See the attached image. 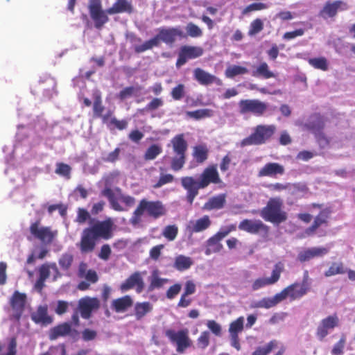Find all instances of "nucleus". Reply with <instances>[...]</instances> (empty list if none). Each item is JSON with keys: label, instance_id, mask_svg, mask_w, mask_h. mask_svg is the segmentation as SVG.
<instances>
[{"label": "nucleus", "instance_id": "aec40b11", "mask_svg": "<svg viewBox=\"0 0 355 355\" xmlns=\"http://www.w3.org/2000/svg\"><path fill=\"white\" fill-rule=\"evenodd\" d=\"M331 213V211L329 208L320 210L319 214L314 218L311 225L305 230L304 233L307 236H312L321 226L327 227Z\"/></svg>", "mask_w": 355, "mask_h": 355}, {"label": "nucleus", "instance_id": "9b49d317", "mask_svg": "<svg viewBox=\"0 0 355 355\" xmlns=\"http://www.w3.org/2000/svg\"><path fill=\"white\" fill-rule=\"evenodd\" d=\"M184 37V33L180 28H160L159 33L144 44H157L159 42L166 44L174 42L177 37Z\"/></svg>", "mask_w": 355, "mask_h": 355}, {"label": "nucleus", "instance_id": "338daca9", "mask_svg": "<svg viewBox=\"0 0 355 355\" xmlns=\"http://www.w3.org/2000/svg\"><path fill=\"white\" fill-rule=\"evenodd\" d=\"M174 177L171 174H164L159 177L158 181L153 185V188L157 189L162 187L163 185L171 183L173 181Z\"/></svg>", "mask_w": 355, "mask_h": 355}, {"label": "nucleus", "instance_id": "680f3d73", "mask_svg": "<svg viewBox=\"0 0 355 355\" xmlns=\"http://www.w3.org/2000/svg\"><path fill=\"white\" fill-rule=\"evenodd\" d=\"M185 94V87L183 84H178L171 90V95L175 101H180Z\"/></svg>", "mask_w": 355, "mask_h": 355}, {"label": "nucleus", "instance_id": "37998d69", "mask_svg": "<svg viewBox=\"0 0 355 355\" xmlns=\"http://www.w3.org/2000/svg\"><path fill=\"white\" fill-rule=\"evenodd\" d=\"M252 75L254 77L261 76L266 79L275 77L274 73L269 70L268 65L266 62L261 63L257 69L253 71Z\"/></svg>", "mask_w": 355, "mask_h": 355}, {"label": "nucleus", "instance_id": "e2e57ef3", "mask_svg": "<svg viewBox=\"0 0 355 355\" xmlns=\"http://www.w3.org/2000/svg\"><path fill=\"white\" fill-rule=\"evenodd\" d=\"M71 170V168L68 164L59 162L56 164L55 173L69 178Z\"/></svg>", "mask_w": 355, "mask_h": 355}, {"label": "nucleus", "instance_id": "6e6d98bb", "mask_svg": "<svg viewBox=\"0 0 355 355\" xmlns=\"http://www.w3.org/2000/svg\"><path fill=\"white\" fill-rule=\"evenodd\" d=\"M140 87H135L133 86L126 87L123 89L118 94V98L121 101H123L132 95H135L137 92H139Z\"/></svg>", "mask_w": 355, "mask_h": 355}, {"label": "nucleus", "instance_id": "ea45409f", "mask_svg": "<svg viewBox=\"0 0 355 355\" xmlns=\"http://www.w3.org/2000/svg\"><path fill=\"white\" fill-rule=\"evenodd\" d=\"M158 270H155L152 272L150 284L148 286V291H153L156 288H162L165 284L168 282L166 278H161L158 275Z\"/></svg>", "mask_w": 355, "mask_h": 355}, {"label": "nucleus", "instance_id": "e433bc0d", "mask_svg": "<svg viewBox=\"0 0 355 355\" xmlns=\"http://www.w3.org/2000/svg\"><path fill=\"white\" fill-rule=\"evenodd\" d=\"M222 249L223 245L220 243V240L214 235L207 241L205 253L206 255H210L219 252Z\"/></svg>", "mask_w": 355, "mask_h": 355}, {"label": "nucleus", "instance_id": "774afa93", "mask_svg": "<svg viewBox=\"0 0 355 355\" xmlns=\"http://www.w3.org/2000/svg\"><path fill=\"white\" fill-rule=\"evenodd\" d=\"M187 32L189 35L193 37H198L202 35L200 28L193 23H189L186 27Z\"/></svg>", "mask_w": 355, "mask_h": 355}, {"label": "nucleus", "instance_id": "ddd939ff", "mask_svg": "<svg viewBox=\"0 0 355 355\" xmlns=\"http://www.w3.org/2000/svg\"><path fill=\"white\" fill-rule=\"evenodd\" d=\"M284 266L282 262L277 263L272 270L270 277H259L256 279L252 284V290L258 291L267 286L276 284L280 279L281 274L284 271Z\"/></svg>", "mask_w": 355, "mask_h": 355}, {"label": "nucleus", "instance_id": "a878e982", "mask_svg": "<svg viewBox=\"0 0 355 355\" xmlns=\"http://www.w3.org/2000/svg\"><path fill=\"white\" fill-rule=\"evenodd\" d=\"M96 239L87 230L84 229L82 233L79 245L80 250L83 253L92 252L96 246Z\"/></svg>", "mask_w": 355, "mask_h": 355}, {"label": "nucleus", "instance_id": "864d4df0", "mask_svg": "<svg viewBox=\"0 0 355 355\" xmlns=\"http://www.w3.org/2000/svg\"><path fill=\"white\" fill-rule=\"evenodd\" d=\"M268 5L262 2H255L247 6L242 11L243 15H247L248 13L266 10L268 8Z\"/></svg>", "mask_w": 355, "mask_h": 355}, {"label": "nucleus", "instance_id": "9d476101", "mask_svg": "<svg viewBox=\"0 0 355 355\" xmlns=\"http://www.w3.org/2000/svg\"><path fill=\"white\" fill-rule=\"evenodd\" d=\"M27 296L25 293L15 291L10 299V305L12 313L10 320L19 322L24 311Z\"/></svg>", "mask_w": 355, "mask_h": 355}, {"label": "nucleus", "instance_id": "20e7f679", "mask_svg": "<svg viewBox=\"0 0 355 355\" xmlns=\"http://www.w3.org/2000/svg\"><path fill=\"white\" fill-rule=\"evenodd\" d=\"M276 126L270 125H257L253 132L241 141V146H260L270 140L276 132Z\"/></svg>", "mask_w": 355, "mask_h": 355}, {"label": "nucleus", "instance_id": "a18cd8bd", "mask_svg": "<svg viewBox=\"0 0 355 355\" xmlns=\"http://www.w3.org/2000/svg\"><path fill=\"white\" fill-rule=\"evenodd\" d=\"M73 261V256L71 253H64L58 260V263L62 270L67 271L71 268Z\"/></svg>", "mask_w": 355, "mask_h": 355}, {"label": "nucleus", "instance_id": "4c0bfd02", "mask_svg": "<svg viewBox=\"0 0 355 355\" xmlns=\"http://www.w3.org/2000/svg\"><path fill=\"white\" fill-rule=\"evenodd\" d=\"M209 155V149L205 144L198 145L193 148V157L198 164L205 162Z\"/></svg>", "mask_w": 355, "mask_h": 355}, {"label": "nucleus", "instance_id": "bb28decb", "mask_svg": "<svg viewBox=\"0 0 355 355\" xmlns=\"http://www.w3.org/2000/svg\"><path fill=\"white\" fill-rule=\"evenodd\" d=\"M284 168L282 165L276 162L266 164L259 171V177H276L277 175H283Z\"/></svg>", "mask_w": 355, "mask_h": 355}, {"label": "nucleus", "instance_id": "f704fd0d", "mask_svg": "<svg viewBox=\"0 0 355 355\" xmlns=\"http://www.w3.org/2000/svg\"><path fill=\"white\" fill-rule=\"evenodd\" d=\"M225 203V196L224 194H220L210 198L208 201L204 204L202 209L209 211L220 209L224 207Z\"/></svg>", "mask_w": 355, "mask_h": 355}, {"label": "nucleus", "instance_id": "5fc2aeb1", "mask_svg": "<svg viewBox=\"0 0 355 355\" xmlns=\"http://www.w3.org/2000/svg\"><path fill=\"white\" fill-rule=\"evenodd\" d=\"M277 341L273 340L269 342L266 347H258L252 355H268L271 351L277 347Z\"/></svg>", "mask_w": 355, "mask_h": 355}, {"label": "nucleus", "instance_id": "0eeeda50", "mask_svg": "<svg viewBox=\"0 0 355 355\" xmlns=\"http://www.w3.org/2000/svg\"><path fill=\"white\" fill-rule=\"evenodd\" d=\"M165 336L172 343L175 344L176 351L178 353H184L186 349L191 346L192 341L189 336L187 329H180L178 331L168 329L165 331Z\"/></svg>", "mask_w": 355, "mask_h": 355}, {"label": "nucleus", "instance_id": "6ab92c4d", "mask_svg": "<svg viewBox=\"0 0 355 355\" xmlns=\"http://www.w3.org/2000/svg\"><path fill=\"white\" fill-rule=\"evenodd\" d=\"M144 282L140 272H135L120 285V290L125 292L135 288L137 293H141L144 289Z\"/></svg>", "mask_w": 355, "mask_h": 355}, {"label": "nucleus", "instance_id": "72a5a7b5", "mask_svg": "<svg viewBox=\"0 0 355 355\" xmlns=\"http://www.w3.org/2000/svg\"><path fill=\"white\" fill-rule=\"evenodd\" d=\"M153 311V305L149 302H137L134 312L137 320H142L148 313Z\"/></svg>", "mask_w": 355, "mask_h": 355}, {"label": "nucleus", "instance_id": "f3484780", "mask_svg": "<svg viewBox=\"0 0 355 355\" xmlns=\"http://www.w3.org/2000/svg\"><path fill=\"white\" fill-rule=\"evenodd\" d=\"M339 325V318L336 313L329 315L320 322L317 329L316 336L320 340H323L324 338L329 334V331L334 329Z\"/></svg>", "mask_w": 355, "mask_h": 355}, {"label": "nucleus", "instance_id": "3c124183", "mask_svg": "<svg viewBox=\"0 0 355 355\" xmlns=\"http://www.w3.org/2000/svg\"><path fill=\"white\" fill-rule=\"evenodd\" d=\"M243 322L244 318L242 316L232 322L229 328L230 334L239 335V333L241 332L243 329Z\"/></svg>", "mask_w": 355, "mask_h": 355}, {"label": "nucleus", "instance_id": "79ce46f5", "mask_svg": "<svg viewBox=\"0 0 355 355\" xmlns=\"http://www.w3.org/2000/svg\"><path fill=\"white\" fill-rule=\"evenodd\" d=\"M248 73V69L245 67L239 65H230L225 69V75L226 78H234L236 76L243 75Z\"/></svg>", "mask_w": 355, "mask_h": 355}, {"label": "nucleus", "instance_id": "2eb2a0df", "mask_svg": "<svg viewBox=\"0 0 355 355\" xmlns=\"http://www.w3.org/2000/svg\"><path fill=\"white\" fill-rule=\"evenodd\" d=\"M89 10L91 18L94 21L95 27L98 29L108 21L109 18L106 10L103 11L101 7V0H91L89 6Z\"/></svg>", "mask_w": 355, "mask_h": 355}, {"label": "nucleus", "instance_id": "b1692460", "mask_svg": "<svg viewBox=\"0 0 355 355\" xmlns=\"http://www.w3.org/2000/svg\"><path fill=\"white\" fill-rule=\"evenodd\" d=\"M194 78L202 85H208L216 83L217 85H222L223 81L216 76L209 73L200 68H196L193 71Z\"/></svg>", "mask_w": 355, "mask_h": 355}, {"label": "nucleus", "instance_id": "4d7b16f0", "mask_svg": "<svg viewBox=\"0 0 355 355\" xmlns=\"http://www.w3.org/2000/svg\"><path fill=\"white\" fill-rule=\"evenodd\" d=\"M210 333L208 331H202L197 339V346L201 349H205L209 345Z\"/></svg>", "mask_w": 355, "mask_h": 355}, {"label": "nucleus", "instance_id": "473e14b6", "mask_svg": "<svg viewBox=\"0 0 355 355\" xmlns=\"http://www.w3.org/2000/svg\"><path fill=\"white\" fill-rule=\"evenodd\" d=\"M133 304L130 296L125 295L112 301V308L116 313H122L127 311Z\"/></svg>", "mask_w": 355, "mask_h": 355}, {"label": "nucleus", "instance_id": "8fccbe9b", "mask_svg": "<svg viewBox=\"0 0 355 355\" xmlns=\"http://www.w3.org/2000/svg\"><path fill=\"white\" fill-rule=\"evenodd\" d=\"M128 125V122L126 119L119 120L116 117L113 116L110 120L108 128L111 130L114 128H116L119 130H123L127 128Z\"/></svg>", "mask_w": 355, "mask_h": 355}, {"label": "nucleus", "instance_id": "7c9ffc66", "mask_svg": "<svg viewBox=\"0 0 355 355\" xmlns=\"http://www.w3.org/2000/svg\"><path fill=\"white\" fill-rule=\"evenodd\" d=\"M281 302H282V300L279 293H278L272 297H263L261 300L255 302L252 306L256 309H270L275 306Z\"/></svg>", "mask_w": 355, "mask_h": 355}, {"label": "nucleus", "instance_id": "dca6fc26", "mask_svg": "<svg viewBox=\"0 0 355 355\" xmlns=\"http://www.w3.org/2000/svg\"><path fill=\"white\" fill-rule=\"evenodd\" d=\"M239 229L252 234L261 233L265 236L270 231V227L260 220L244 219L239 223Z\"/></svg>", "mask_w": 355, "mask_h": 355}, {"label": "nucleus", "instance_id": "4be33fe9", "mask_svg": "<svg viewBox=\"0 0 355 355\" xmlns=\"http://www.w3.org/2000/svg\"><path fill=\"white\" fill-rule=\"evenodd\" d=\"M181 184L187 190V200L192 205L195 198L198 194V190L202 189L200 186L199 181H196L193 177L186 176L181 178Z\"/></svg>", "mask_w": 355, "mask_h": 355}, {"label": "nucleus", "instance_id": "c756f323", "mask_svg": "<svg viewBox=\"0 0 355 355\" xmlns=\"http://www.w3.org/2000/svg\"><path fill=\"white\" fill-rule=\"evenodd\" d=\"M325 124L323 118L318 114L313 115L308 122L304 124V127L310 130L313 135L320 130H323Z\"/></svg>", "mask_w": 355, "mask_h": 355}, {"label": "nucleus", "instance_id": "c9c22d12", "mask_svg": "<svg viewBox=\"0 0 355 355\" xmlns=\"http://www.w3.org/2000/svg\"><path fill=\"white\" fill-rule=\"evenodd\" d=\"M193 264V261L191 257L180 254L175 257L173 266L177 270L182 272L190 268Z\"/></svg>", "mask_w": 355, "mask_h": 355}, {"label": "nucleus", "instance_id": "13d9d810", "mask_svg": "<svg viewBox=\"0 0 355 355\" xmlns=\"http://www.w3.org/2000/svg\"><path fill=\"white\" fill-rule=\"evenodd\" d=\"M50 267L55 271H58L55 263H53L50 266L48 264H42L39 268V278L46 280L50 275Z\"/></svg>", "mask_w": 355, "mask_h": 355}, {"label": "nucleus", "instance_id": "4468645a", "mask_svg": "<svg viewBox=\"0 0 355 355\" xmlns=\"http://www.w3.org/2000/svg\"><path fill=\"white\" fill-rule=\"evenodd\" d=\"M101 307V302L97 297H84L78 302V309L83 318L88 320L92 317L93 312L98 311Z\"/></svg>", "mask_w": 355, "mask_h": 355}, {"label": "nucleus", "instance_id": "a19ab883", "mask_svg": "<svg viewBox=\"0 0 355 355\" xmlns=\"http://www.w3.org/2000/svg\"><path fill=\"white\" fill-rule=\"evenodd\" d=\"M186 115L195 120L209 118L214 115V111L211 109H199L194 111H187Z\"/></svg>", "mask_w": 355, "mask_h": 355}, {"label": "nucleus", "instance_id": "5701e85b", "mask_svg": "<svg viewBox=\"0 0 355 355\" xmlns=\"http://www.w3.org/2000/svg\"><path fill=\"white\" fill-rule=\"evenodd\" d=\"M329 252V249L324 247H313L300 252L297 260L302 263L309 261L315 257H321Z\"/></svg>", "mask_w": 355, "mask_h": 355}, {"label": "nucleus", "instance_id": "603ef678", "mask_svg": "<svg viewBox=\"0 0 355 355\" xmlns=\"http://www.w3.org/2000/svg\"><path fill=\"white\" fill-rule=\"evenodd\" d=\"M104 110L105 107L103 105L101 96L98 94L96 95L93 103L94 116L96 118L100 117Z\"/></svg>", "mask_w": 355, "mask_h": 355}, {"label": "nucleus", "instance_id": "6e6552de", "mask_svg": "<svg viewBox=\"0 0 355 355\" xmlns=\"http://www.w3.org/2000/svg\"><path fill=\"white\" fill-rule=\"evenodd\" d=\"M87 230L98 240H108L113 236L114 223L110 218L104 220H96Z\"/></svg>", "mask_w": 355, "mask_h": 355}, {"label": "nucleus", "instance_id": "f8f14e48", "mask_svg": "<svg viewBox=\"0 0 355 355\" xmlns=\"http://www.w3.org/2000/svg\"><path fill=\"white\" fill-rule=\"evenodd\" d=\"M239 112L242 114L252 113L260 116L267 110L266 103L257 99H245L239 102Z\"/></svg>", "mask_w": 355, "mask_h": 355}, {"label": "nucleus", "instance_id": "de8ad7c7", "mask_svg": "<svg viewBox=\"0 0 355 355\" xmlns=\"http://www.w3.org/2000/svg\"><path fill=\"white\" fill-rule=\"evenodd\" d=\"M88 220H89L90 224L94 221V218H91L90 214L87 209L80 207L78 208L77 210V216L75 221L79 224H84Z\"/></svg>", "mask_w": 355, "mask_h": 355}, {"label": "nucleus", "instance_id": "c03bdc74", "mask_svg": "<svg viewBox=\"0 0 355 355\" xmlns=\"http://www.w3.org/2000/svg\"><path fill=\"white\" fill-rule=\"evenodd\" d=\"M308 62L314 69L324 71H327L329 68L327 60L324 57L309 58Z\"/></svg>", "mask_w": 355, "mask_h": 355}, {"label": "nucleus", "instance_id": "412c9836", "mask_svg": "<svg viewBox=\"0 0 355 355\" xmlns=\"http://www.w3.org/2000/svg\"><path fill=\"white\" fill-rule=\"evenodd\" d=\"M203 53V50L198 46H182L178 53V58L176 62L178 68L184 65L187 60L196 58L200 56Z\"/></svg>", "mask_w": 355, "mask_h": 355}, {"label": "nucleus", "instance_id": "49530a36", "mask_svg": "<svg viewBox=\"0 0 355 355\" xmlns=\"http://www.w3.org/2000/svg\"><path fill=\"white\" fill-rule=\"evenodd\" d=\"M178 234V227L175 225L166 226L162 232V235L169 241H174Z\"/></svg>", "mask_w": 355, "mask_h": 355}, {"label": "nucleus", "instance_id": "423d86ee", "mask_svg": "<svg viewBox=\"0 0 355 355\" xmlns=\"http://www.w3.org/2000/svg\"><path fill=\"white\" fill-rule=\"evenodd\" d=\"M29 231L35 239L45 244L53 243L58 234L57 230H53L50 226L41 225L40 219L31 224Z\"/></svg>", "mask_w": 355, "mask_h": 355}, {"label": "nucleus", "instance_id": "2f4dec72", "mask_svg": "<svg viewBox=\"0 0 355 355\" xmlns=\"http://www.w3.org/2000/svg\"><path fill=\"white\" fill-rule=\"evenodd\" d=\"M125 12L128 13L132 12V6L127 0H117L111 8L106 10V12L109 15Z\"/></svg>", "mask_w": 355, "mask_h": 355}, {"label": "nucleus", "instance_id": "0e129e2a", "mask_svg": "<svg viewBox=\"0 0 355 355\" xmlns=\"http://www.w3.org/2000/svg\"><path fill=\"white\" fill-rule=\"evenodd\" d=\"M182 285L179 283L175 284L170 286L166 291V296L168 299L172 300L175 298L180 292Z\"/></svg>", "mask_w": 355, "mask_h": 355}, {"label": "nucleus", "instance_id": "bf43d9fd", "mask_svg": "<svg viewBox=\"0 0 355 355\" xmlns=\"http://www.w3.org/2000/svg\"><path fill=\"white\" fill-rule=\"evenodd\" d=\"M263 28V24L262 20L257 18L250 23L248 34L250 35H254L261 32Z\"/></svg>", "mask_w": 355, "mask_h": 355}, {"label": "nucleus", "instance_id": "7ed1b4c3", "mask_svg": "<svg viewBox=\"0 0 355 355\" xmlns=\"http://www.w3.org/2000/svg\"><path fill=\"white\" fill-rule=\"evenodd\" d=\"M173 156L171 161V168L174 171H180L186 163L188 144L184 134H178L171 140Z\"/></svg>", "mask_w": 355, "mask_h": 355}, {"label": "nucleus", "instance_id": "09e8293b", "mask_svg": "<svg viewBox=\"0 0 355 355\" xmlns=\"http://www.w3.org/2000/svg\"><path fill=\"white\" fill-rule=\"evenodd\" d=\"M162 151L161 146L157 144H153L149 146L145 154L144 159L146 160H153L156 158L157 155H159Z\"/></svg>", "mask_w": 355, "mask_h": 355}, {"label": "nucleus", "instance_id": "052dcab7", "mask_svg": "<svg viewBox=\"0 0 355 355\" xmlns=\"http://www.w3.org/2000/svg\"><path fill=\"white\" fill-rule=\"evenodd\" d=\"M346 343V336L343 334L340 340L334 345L331 350L332 355H342Z\"/></svg>", "mask_w": 355, "mask_h": 355}, {"label": "nucleus", "instance_id": "393cba45", "mask_svg": "<svg viewBox=\"0 0 355 355\" xmlns=\"http://www.w3.org/2000/svg\"><path fill=\"white\" fill-rule=\"evenodd\" d=\"M73 331L72 326L69 322H65L52 327L49 330V337L51 340H56L60 337L71 336Z\"/></svg>", "mask_w": 355, "mask_h": 355}, {"label": "nucleus", "instance_id": "f257e3e1", "mask_svg": "<svg viewBox=\"0 0 355 355\" xmlns=\"http://www.w3.org/2000/svg\"><path fill=\"white\" fill-rule=\"evenodd\" d=\"M144 214L153 219H157L167 214V209L160 200L141 199L133 212V216L130 219L131 223L133 225L139 223L141 216Z\"/></svg>", "mask_w": 355, "mask_h": 355}, {"label": "nucleus", "instance_id": "c85d7f7f", "mask_svg": "<svg viewBox=\"0 0 355 355\" xmlns=\"http://www.w3.org/2000/svg\"><path fill=\"white\" fill-rule=\"evenodd\" d=\"M211 225V220L209 216L205 215L194 221H190L188 229L191 234L198 233L207 230Z\"/></svg>", "mask_w": 355, "mask_h": 355}, {"label": "nucleus", "instance_id": "39448f33", "mask_svg": "<svg viewBox=\"0 0 355 355\" xmlns=\"http://www.w3.org/2000/svg\"><path fill=\"white\" fill-rule=\"evenodd\" d=\"M308 278V272L306 271L302 283L294 282L279 292L282 301L287 297H289L291 301H294L306 295L310 290Z\"/></svg>", "mask_w": 355, "mask_h": 355}, {"label": "nucleus", "instance_id": "58836bf2", "mask_svg": "<svg viewBox=\"0 0 355 355\" xmlns=\"http://www.w3.org/2000/svg\"><path fill=\"white\" fill-rule=\"evenodd\" d=\"M346 271L347 268L342 261H334L332 262L328 269L324 271V275L326 277H329L337 275H343L346 273Z\"/></svg>", "mask_w": 355, "mask_h": 355}, {"label": "nucleus", "instance_id": "a211bd4d", "mask_svg": "<svg viewBox=\"0 0 355 355\" xmlns=\"http://www.w3.org/2000/svg\"><path fill=\"white\" fill-rule=\"evenodd\" d=\"M222 182L216 164L207 166L200 175L199 184L202 189L207 187L210 184H217Z\"/></svg>", "mask_w": 355, "mask_h": 355}, {"label": "nucleus", "instance_id": "f03ea898", "mask_svg": "<svg viewBox=\"0 0 355 355\" xmlns=\"http://www.w3.org/2000/svg\"><path fill=\"white\" fill-rule=\"evenodd\" d=\"M282 206L283 202L279 198H271L261 210L260 216L266 221L279 225L288 218V214L282 209Z\"/></svg>", "mask_w": 355, "mask_h": 355}, {"label": "nucleus", "instance_id": "cd10ccee", "mask_svg": "<svg viewBox=\"0 0 355 355\" xmlns=\"http://www.w3.org/2000/svg\"><path fill=\"white\" fill-rule=\"evenodd\" d=\"M31 318L36 324L42 325H47L53 322V318L48 315L46 305L38 306L36 311L31 315Z\"/></svg>", "mask_w": 355, "mask_h": 355}, {"label": "nucleus", "instance_id": "1a4fd4ad", "mask_svg": "<svg viewBox=\"0 0 355 355\" xmlns=\"http://www.w3.org/2000/svg\"><path fill=\"white\" fill-rule=\"evenodd\" d=\"M348 8V4L343 1H327L319 11L318 16L324 20L334 19L339 11H345Z\"/></svg>", "mask_w": 355, "mask_h": 355}, {"label": "nucleus", "instance_id": "69168bd1", "mask_svg": "<svg viewBox=\"0 0 355 355\" xmlns=\"http://www.w3.org/2000/svg\"><path fill=\"white\" fill-rule=\"evenodd\" d=\"M164 105V101L162 98H154L150 103H148L144 110L147 112H152Z\"/></svg>", "mask_w": 355, "mask_h": 355}]
</instances>
